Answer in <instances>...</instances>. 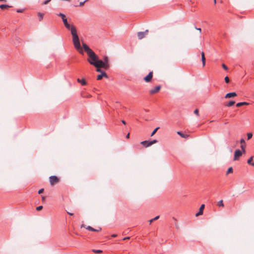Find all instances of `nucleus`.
Instances as JSON below:
<instances>
[{"label":"nucleus","instance_id":"1","mask_svg":"<svg viewBox=\"0 0 254 254\" xmlns=\"http://www.w3.org/2000/svg\"><path fill=\"white\" fill-rule=\"evenodd\" d=\"M64 26L68 30L70 31L71 34L72 36L73 43L75 48L78 50L80 53L83 54V51L80 46L79 39L77 33L76 27L74 25H70L69 23L65 24Z\"/></svg>","mask_w":254,"mask_h":254},{"label":"nucleus","instance_id":"2","mask_svg":"<svg viewBox=\"0 0 254 254\" xmlns=\"http://www.w3.org/2000/svg\"><path fill=\"white\" fill-rule=\"evenodd\" d=\"M88 58L87 59V61L90 64L94 66V65L96 64V62H97V60L99 59L98 56L93 51V52L88 55Z\"/></svg>","mask_w":254,"mask_h":254},{"label":"nucleus","instance_id":"3","mask_svg":"<svg viewBox=\"0 0 254 254\" xmlns=\"http://www.w3.org/2000/svg\"><path fill=\"white\" fill-rule=\"evenodd\" d=\"M50 183L51 186H54L60 182V179L55 176H52L49 178Z\"/></svg>","mask_w":254,"mask_h":254},{"label":"nucleus","instance_id":"4","mask_svg":"<svg viewBox=\"0 0 254 254\" xmlns=\"http://www.w3.org/2000/svg\"><path fill=\"white\" fill-rule=\"evenodd\" d=\"M94 66L95 67H102V68H104L106 69H107V68L106 67L105 64L103 63V61L99 60V59L97 60V62H96V64L94 65Z\"/></svg>","mask_w":254,"mask_h":254},{"label":"nucleus","instance_id":"5","mask_svg":"<svg viewBox=\"0 0 254 254\" xmlns=\"http://www.w3.org/2000/svg\"><path fill=\"white\" fill-rule=\"evenodd\" d=\"M243 153V152L239 149L236 150L234 153V161L238 160L239 158L242 156Z\"/></svg>","mask_w":254,"mask_h":254},{"label":"nucleus","instance_id":"6","mask_svg":"<svg viewBox=\"0 0 254 254\" xmlns=\"http://www.w3.org/2000/svg\"><path fill=\"white\" fill-rule=\"evenodd\" d=\"M81 227H84L89 231H93V232H100L101 231V229H102L101 228H100V227H99L98 229H94L93 228L91 227L90 226H86L85 224H82Z\"/></svg>","mask_w":254,"mask_h":254},{"label":"nucleus","instance_id":"7","mask_svg":"<svg viewBox=\"0 0 254 254\" xmlns=\"http://www.w3.org/2000/svg\"><path fill=\"white\" fill-rule=\"evenodd\" d=\"M161 89V86L158 85L157 86H155V87L152 88L149 90V94L151 95L154 94L155 93H158Z\"/></svg>","mask_w":254,"mask_h":254},{"label":"nucleus","instance_id":"8","mask_svg":"<svg viewBox=\"0 0 254 254\" xmlns=\"http://www.w3.org/2000/svg\"><path fill=\"white\" fill-rule=\"evenodd\" d=\"M148 30H146L144 32H139L137 33V37L139 39H142L147 35Z\"/></svg>","mask_w":254,"mask_h":254},{"label":"nucleus","instance_id":"9","mask_svg":"<svg viewBox=\"0 0 254 254\" xmlns=\"http://www.w3.org/2000/svg\"><path fill=\"white\" fill-rule=\"evenodd\" d=\"M153 71H151L144 78V80L146 82H149L151 81L153 77Z\"/></svg>","mask_w":254,"mask_h":254},{"label":"nucleus","instance_id":"10","mask_svg":"<svg viewBox=\"0 0 254 254\" xmlns=\"http://www.w3.org/2000/svg\"><path fill=\"white\" fill-rule=\"evenodd\" d=\"M82 45L84 50L87 53V55L93 52L85 43H83Z\"/></svg>","mask_w":254,"mask_h":254},{"label":"nucleus","instance_id":"11","mask_svg":"<svg viewBox=\"0 0 254 254\" xmlns=\"http://www.w3.org/2000/svg\"><path fill=\"white\" fill-rule=\"evenodd\" d=\"M240 143L241 144V148L242 149V151L245 153L246 152V150H245V147H246V145H245V140L243 139V138H242L240 140Z\"/></svg>","mask_w":254,"mask_h":254},{"label":"nucleus","instance_id":"12","mask_svg":"<svg viewBox=\"0 0 254 254\" xmlns=\"http://www.w3.org/2000/svg\"><path fill=\"white\" fill-rule=\"evenodd\" d=\"M204 207H205V205L204 204H202L200 206V207L199 208V212L195 214V216L196 217H197V216H198L199 215H201L203 214V211Z\"/></svg>","mask_w":254,"mask_h":254},{"label":"nucleus","instance_id":"13","mask_svg":"<svg viewBox=\"0 0 254 254\" xmlns=\"http://www.w3.org/2000/svg\"><path fill=\"white\" fill-rule=\"evenodd\" d=\"M103 61V63H104V64H105L106 67L107 68V69H108L110 67V64H109V58H108V57H107V56L104 57Z\"/></svg>","mask_w":254,"mask_h":254},{"label":"nucleus","instance_id":"14","mask_svg":"<svg viewBox=\"0 0 254 254\" xmlns=\"http://www.w3.org/2000/svg\"><path fill=\"white\" fill-rule=\"evenodd\" d=\"M237 96V94L236 92H231L229 93L226 94L225 98H230L232 97H234Z\"/></svg>","mask_w":254,"mask_h":254},{"label":"nucleus","instance_id":"15","mask_svg":"<svg viewBox=\"0 0 254 254\" xmlns=\"http://www.w3.org/2000/svg\"><path fill=\"white\" fill-rule=\"evenodd\" d=\"M103 77H105L106 78L108 77V75L105 72H102V73L101 74L98 75L97 76V79L101 80L102 79Z\"/></svg>","mask_w":254,"mask_h":254},{"label":"nucleus","instance_id":"16","mask_svg":"<svg viewBox=\"0 0 254 254\" xmlns=\"http://www.w3.org/2000/svg\"><path fill=\"white\" fill-rule=\"evenodd\" d=\"M201 61L202 63V65L204 67L205 65V55H204V53L203 52H201Z\"/></svg>","mask_w":254,"mask_h":254},{"label":"nucleus","instance_id":"17","mask_svg":"<svg viewBox=\"0 0 254 254\" xmlns=\"http://www.w3.org/2000/svg\"><path fill=\"white\" fill-rule=\"evenodd\" d=\"M77 80L78 83H81L82 85H85L87 84L84 78L81 79L78 78Z\"/></svg>","mask_w":254,"mask_h":254},{"label":"nucleus","instance_id":"18","mask_svg":"<svg viewBox=\"0 0 254 254\" xmlns=\"http://www.w3.org/2000/svg\"><path fill=\"white\" fill-rule=\"evenodd\" d=\"M177 134L180 135L181 137L185 138H186L189 136V135L188 134H184L181 131H178Z\"/></svg>","mask_w":254,"mask_h":254},{"label":"nucleus","instance_id":"19","mask_svg":"<svg viewBox=\"0 0 254 254\" xmlns=\"http://www.w3.org/2000/svg\"><path fill=\"white\" fill-rule=\"evenodd\" d=\"M157 142L156 140H153L147 143V144H146V147H149L152 144L156 143Z\"/></svg>","mask_w":254,"mask_h":254},{"label":"nucleus","instance_id":"20","mask_svg":"<svg viewBox=\"0 0 254 254\" xmlns=\"http://www.w3.org/2000/svg\"><path fill=\"white\" fill-rule=\"evenodd\" d=\"M253 157H251L248 160V163L253 166H254V163L253 162Z\"/></svg>","mask_w":254,"mask_h":254},{"label":"nucleus","instance_id":"21","mask_svg":"<svg viewBox=\"0 0 254 254\" xmlns=\"http://www.w3.org/2000/svg\"><path fill=\"white\" fill-rule=\"evenodd\" d=\"M249 103L247 102H240L237 104L236 106L237 107H241L243 105H247Z\"/></svg>","mask_w":254,"mask_h":254},{"label":"nucleus","instance_id":"22","mask_svg":"<svg viewBox=\"0 0 254 254\" xmlns=\"http://www.w3.org/2000/svg\"><path fill=\"white\" fill-rule=\"evenodd\" d=\"M10 7V6H9L8 5H6V4H1V5H0V8H1L2 9H5V8H9Z\"/></svg>","mask_w":254,"mask_h":254},{"label":"nucleus","instance_id":"23","mask_svg":"<svg viewBox=\"0 0 254 254\" xmlns=\"http://www.w3.org/2000/svg\"><path fill=\"white\" fill-rule=\"evenodd\" d=\"M159 218V216H156L155 217H154V218L152 219H150L149 221V224H151L155 220H156L157 219H158Z\"/></svg>","mask_w":254,"mask_h":254},{"label":"nucleus","instance_id":"24","mask_svg":"<svg viewBox=\"0 0 254 254\" xmlns=\"http://www.w3.org/2000/svg\"><path fill=\"white\" fill-rule=\"evenodd\" d=\"M38 15L39 17V21H41L43 18L44 14L41 12H39L38 13Z\"/></svg>","mask_w":254,"mask_h":254},{"label":"nucleus","instance_id":"25","mask_svg":"<svg viewBox=\"0 0 254 254\" xmlns=\"http://www.w3.org/2000/svg\"><path fill=\"white\" fill-rule=\"evenodd\" d=\"M217 205L218 206L224 207V205L223 200H221L219 201L218 202Z\"/></svg>","mask_w":254,"mask_h":254},{"label":"nucleus","instance_id":"26","mask_svg":"<svg viewBox=\"0 0 254 254\" xmlns=\"http://www.w3.org/2000/svg\"><path fill=\"white\" fill-rule=\"evenodd\" d=\"M92 251L94 253H96V254H101L103 252V251L102 250H92Z\"/></svg>","mask_w":254,"mask_h":254},{"label":"nucleus","instance_id":"27","mask_svg":"<svg viewBox=\"0 0 254 254\" xmlns=\"http://www.w3.org/2000/svg\"><path fill=\"white\" fill-rule=\"evenodd\" d=\"M235 101H231L228 103V104L227 105V106L228 107H231V106H232L233 105H234L235 104Z\"/></svg>","mask_w":254,"mask_h":254},{"label":"nucleus","instance_id":"28","mask_svg":"<svg viewBox=\"0 0 254 254\" xmlns=\"http://www.w3.org/2000/svg\"><path fill=\"white\" fill-rule=\"evenodd\" d=\"M159 128V127L155 128L154 129V130L152 132L151 136H152L153 135H154L155 134V133L156 132V131L158 130Z\"/></svg>","mask_w":254,"mask_h":254},{"label":"nucleus","instance_id":"29","mask_svg":"<svg viewBox=\"0 0 254 254\" xmlns=\"http://www.w3.org/2000/svg\"><path fill=\"white\" fill-rule=\"evenodd\" d=\"M233 173V168H232V167H230L228 168V169L227 171L226 174L228 175L230 173Z\"/></svg>","mask_w":254,"mask_h":254},{"label":"nucleus","instance_id":"30","mask_svg":"<svg viewBox=\"0 0 254 254\" xmlns=\"http://www.w3.org/2000/svg\"><path fill=\"white\" fill-rule=\"evenodd\" d=\"M247 136H248V139H250L253 136V134L251 132H249L247 134Z\"/></svg>","mask_w":254,"mask_h":254},{"label":"nucleus","instance_id":"31","mask_svg":"<svg viewBox=\"0 0 254 254\" xmlns=\"http://www.w3.org/2000/svg\"><path fill=\"white\" fill-rule=\"evenodd\" d=\"M58 15H59V16H60V17L62 18V19H64V18H65V15H64V14H63V13H60L58 14Z\"/></svg>","mask_w":254,"mask_h":254},{"label":"nucleus","instance_id":"32","mask_svg":"<svg viewBox=\"0 0 254 254\" xmlns=\"http://www.w3.org/2000/svg\"><path fill=\"white\" fill-rule=\"evenodd\" d=\"M63 21L64 22V25H65V24L68 23L67 20V19L66 18V17L63 19Z\"/></svg>","mask_w":254,"mask_h":254},{"label":"nucleus","instance_id":"33","mask_svg":"<svg viewBox=\"0 0 254 254\" xmlns=\"http://www.w3.org/2000/svg\"><path fill=\"white\" fill-rule=\"evenodd\" d=\"M225 79V81L226 82V83H229V81H230V80H229V78L228 76H226L224 78Z\"/></svg>","mask_w":254,"mask_h":254},{"label":"nucleus","instance_id":"34","mask_svg":"<svg viewBox=\"0 0 254 254\" xmlns=\"http://www.w3.org/2000/svg\"><path fill=\"white\" fill-rule=\"evenodd\" d=\"M194 113L197 116H199V112H198V109H195L194 111Z\"/></svg>","mask_w":254,"mask_h":254},{"label":"nucleus","instance_id":"35","mask_svg":"<svg viewBox=\"0 0 254 254\" xmlns=\"http://www.w3.org/2000/svg\"><path fill=\"white\" fill-rule=\"evenodd\" d=\"M96 71L99 72H101V73L102 72H103L101 69V67H96Z\"/></svg>","mask_w":254,"mask_h":254},{"label":"nucleus","instance_id":"36","mask_svg":"<svg viewBox=\"0 0 254 254\" xmlns=\"http://www.w3.org/2000/svg\"><path fill=\"white\" fill-rule=\"evenodd\" d=\"M87 1V0H85L84 1L80 2V3H79V6H83V5H84V3H85V2L86 1Z\"/></svg>","mask_w":254,"mask_h":254},{"label":"nucleus","instance_id":"37","mask_svg":"<svg viewBox=\"0 0 254 254\" xmlns=\"http://www.w3.org/2000/svg\"><path fill=\"white\" fill-rule=\"evenodd\" d=\"M43 208V206H38L37 208H36V210L37 211H40L41 210H42Z\"/></svg>","mask_w":254,"mask_h":254},{"label":"nucleus","instance_id":"38","mask_svg":"<svg viewBox=\"0 0 254 254\" xmlns=\"http://www.w3.org/2000/svg\"><path fill=\"white\" fill-rule=\"evenodd\" d=\"M222 66L225 70H227L228 69L227 66L225 64H222Z\"/></svg>","mask_w":254,"mask_h":254},{"label":"nucleus","instance_id":"39","mask_svg":"<svg viewBox=\"0 0 254 254\" xmlns=\"http://www.w3.org/2000/svg\"><path fill=\"white\" fill-rule=\"evenodd\" d=\"M44 190V189H40V190H39V191H38V193H39V194H41V193H43V192Z\"/></svg>","mask_w":254,"mask_h":254},{"label":"nucleus","instance_id":"40","mask_svg":"<svg viewBox=\"0 0 254 254\" xmlns=\"http://www.w3.org/2000/svg\"><path fill=\"white\" fill-rule=\"evenodd\" d=\"M51 1V0H45L44 2H43V4H48L50 1Z\"/></svg>","mask_w":254,"mask_h":254},{"label":"nucleus","instance_id":"41","mask_svg":"<svg viewBox=\"0 0 254 254\" xmlns=\"http://www.w3.org/2000/svg\"><path fill=\"white\" fill-rule=\"evenodd\" d=\"M147 141H142L141 142V144H143V145H145L146 144H147Z\"/></svg>","mask_w":254,"mask_h":254},{"label":"nucleus","instance_id":"42","mask_svg":"<svg viewBox=\"0 0 254 254\" xmlns=\"http://www.w3.org/2000/svg\"><path fill=\"white\" fill-rule=\"evenodd\" d=\"M46 199V197L45 196H42V200L43 201H44Z\"/></svg>","mask_w":254,"mask_h":254},{"label":"nucleus","instance_id":"43","mask_svg":"<svg viewBox=\"0 0 254 254\" xmlns=\"http://www.w3.org/2000/svg\"><path fill=\"white\" fill-rule=\"evenodd\" d=\"M23 11V9H18L17 10V12H22Z\"/></svg>","mask_w":254,"mask_h":254},{"label":"nucleus","instance_id":"44","mask_svg":"<svg viewBox=\"0 0 254 254\" xmlns=\"http://www.w3.org/2000/svg\"><path fill=\"white\" fill-rule=\"evenodd\" d=\"M196 30H198V31H199V33H201V29H200V28H196Z\"/></svg>","mask_w":254,"mask_h":254},{"label":"nucleus","instance_id":"45","mask_svg":"<svg viewBox=\"0 0 254 254\" xmlns=\"http://www.w3.org/2000/svg\"><path fill=\"white\" fill-rule=\"evenodd\" d=\"M129 238H130L129 237H125L123 239V240H128Z\"/></svg>","mask_w":254,"mask_h":254},{"label":"nucleus","instance_id":"46","mask_svg":"<svg viewBox=\"0 0 254 254\" xmlns=\"http://www.w3.org/2000/svg\"><path fill=\"white\" fill-rule=\"evenodd\" d=\"M117 236V234H113V235H112V237H114H114H116Z\"/></svg>","mask_w":254,"mask_h":254},{"label":"nucleus","instance_id":"47","mask_svg":"<svg viewBox=\"0 0 254 254\" xmlns=\"http://www.w3.org/2000/svg\"><path fill=\"white\" fill-rule=\"evenodd\" d=\"M129 133H128L127 135H126V138H129Z\"/></svg>","mask_w":254,"mask_h":254},{"label":"nucleus","instance_id":"48","mask_svg":"<svg viewBox=\"0 0 254 254\" xmlns=\"http://www.w3.org/2000/svg\"><path fill=\"white\" fill-rule=\"evenodd\" d=\"M122 123H123V124H124V125H126V122H125L124 120H122Z\"/></svg>","mask_w":254,"mask_h":254},{"label":"nucleus","instance_id":"49","mask_svg":"<svg viewBox=\"0 0 254 254\" xmlns=\"http://www.w3.org/2000/svg\"><path fill=\"white\" fill-rule=\"evenodd\" d=\"M67 213H68L69 215H71V216H72V215H73V213H70V212H67Z\"/></svg>","mask_w":254,"mask_h":254},{"label":"nucleus","instance_id":"50","mask_svg":"<svg viewBox=\"0 0 254 254\" xmlns=\"http://www.w3.org/2000/svg\"><path fill=\"white\" fill-rule=\"evenodd\" d=\"M91 97L90 95H87V97Z\"/></svg>","mask_w":254,"mask_h":254},{"label":"nucleus","instance_id":"51","mask_svg":"<svg viewBox=\"0 0 254 254\" xmlns=\"http://www.w3.org/2000/svg\"><path fill=\"white\" fill-rule=\"evenodd\" d=\"M214 3L215 4L216 2V0H214Z\"/></svg>","mask_w":254,"mask_h":254}]
</instances>
